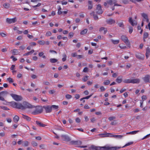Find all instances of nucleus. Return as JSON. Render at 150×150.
Returning a JSON list of instances; mask_svg holds the SVG:
<instances>
[{
    "mask_svg": "<svg viewBox=\"0 0 150 150\" xmlns=\"http://www.w3.org/2000/svg\"><path fill=\"white\" fill-rule=\"evenodd\" d=\"M121 147H110L104 146L102 147V149L103 150H117L120 149Z\"/></svg>",
    "mask_w": 150,
    "mask_h": 150,
    "instance_id": "obj_1",
    "label": "nucleus"
},
{
    "mask_svg": "<svg viewBox=\"0 0 150 150\" xmlns=\"http://www.w3.org/2000/svg\"><path fill=\"white\" fill-rule=\"evenodd\" d=\"M121 40L124 41L126 45L128 47H130V44L128 39L124 35H123L121 36Z\"/></svg>",
    "mask_w": 150,
    "mask_h": 150,
    "instance_id": "obj_2",
    "label": "nucleus"
},
{
    "mask_svg": "<svg viewBox=\"0 0 150 150\" xmlns=\"http://www.w3.org/2000/svg\"><path fill=\"white\" fill-rule=\"evenodd\" d=\"M23 104L24 106L25 109L26 108H35V106L32 105L28 102L25 101L23 102Z\"/></svg>",
    "mask_w": 150,
    "mask_h": 150,
    "instance_id": "obj_3",
    "label": "nucleus"
},
{
    "mask_svg": "<svg viewBox=\"0 0 150 150\" xmlns=\"http://www.w3.org/2000/svg\"><path fill=\"white\" fill-rule=\"evenodd\" d=\"M10 95L15 100L17 101H20L22 99V98L21 96L13 94H11Z\"/></svg>",
    "mask_w": 150,
    "mask_h": 150,
    "instance_id": "obj_4",
    "label": "nucleus"
},
{
    "mask_svg": "<svg viewBox=\"0 0 150 150\" xmlns=\"http://www.w3.org/2000/svg\"><path fill=\"white\" fill-rule=\"evenodd\" d=\"M8 94V92L6 91H3L0 92V100L2 101H4L5 99L4 97L5 95Z\"/></svg>",
    "mask_w": 150,
    "mask_h": 150,
    "instance_id": "obj_5",
    "label": "nucleus"
},
{
    "mask_svg": "<svg viewBox=\"0 0 150 150\" xmlns=\"http://www.w3.org/2000/svg\"><path fill=\"white\" fill-rule=\"evenodd\" d=\"M70 144L71 145H80L81 144L82 142L80 140H73L70 142Z\"/></svg>",
    "mask_w": 150,
    "mask_h": 150,
    "instance_id": "obj_6",
    "label": "nucleus"
},
{
    "mask_svg": "<svg viewBox=\"0 0 150 150\" xmlns=\"http://www.w3.org/2000/svg\"><path fill=\"white\" fill-rule=\"evenodd\" d=\"M16 21V18H15L12 19H10L9 18H7L6 20V22L9 24H11L12 23H14Z\"/></svg>",
    "mask_w": 150,
    "mask_h": 150,
    "instance_id": "obj_7",
    "label": "nucleus"
},
{
    "mask_svg": "<svg viewBox=\"0 0 150 150\" xmlns=\"http://www.w3.org/2000/svg\"><path fill=\"white\" fill-rule=\"evenodd\" d=\"M97 10H98L97 13L100 15L102 13L103 11L101 8V6L100 4H98L97 6Z\"/></svg>",
    "mask_w": 150,
    "mask_h": 150,
    "instance_id": "obj_8",
    "label": "nucleus"
},
{
    "mask_svg": "<svg viewBox=\"0 0 150 150\" xmlns=\"http://www.w3.org/2000/svg\"><path fill=\"white\" fill-rule=\"evenodd\" d=\"M106 22L108 24L112 25V24L115 23V20L112 19L110 18L106 20Z\"/></svg>",
    "mask_w": 150,
    "mask_h": 150,
    "instance_id": "obj_9",
    "label": "nucleus"
},
{
    "mask_svg": "<svg viewBox=\"0 0 150 150\" xmlns=\"http://www.w3.org/2000/svg\"><path fill=\"white\" fill-rule=\"evenodd\" d=\"M16 108L18 109H21L22 110H25L24 106L22 105L21 103H17Z\"/></svg>",
    "mask_w": 150,
    "mask_h": 150,
    "instance_id": "obj_10",
    "label": "nucleus"
},
{
    "mask_svg": "<svg viewBox=\"0 0 150 150\" xmlns=\"http://www.w3.org/2000/svg\"><path fill=\"white\" fill-rule=\"evenodd\" d=\"M44 108L46 113L50 112L52 111V109L51 106L48 105L46 107H44Z\"/></svg>",
    "mask_w": 150,
    "mask_h": 150,
    "instance_id": "obj_11",
    "label": "nucleus"
},
{
    "mask_svg": "<svg viewBox=\"0 0 150 150\" xmlns=\"http://www.w3.org/2000/svg\"><path fill=\"white\" fill-rule=\"evenodd\" d=\"M150 76L149 75H146L144 77L142 78L144 81L146 83L149 82Z\"/></svg>",
    "mask_w": 150,
    "mask_h": 150,
    "instance_id": "obj_12",
    "label": "nucleus"
},
{
    "mask_svg": "<svg viewBox=\"0 0 150 150\" xmlns=\"http://www.w3.org/2000/svg\"><path fill=\"white\" fill-rule=\"evenodd\" d=\"M61 137L63 140L65 141L68 142L71 140L70 138L67 135H62V136Z\"/></svg>",
    "mask_w": 150,
    "mask_h": 150,
    "instance_id": "obj_13",
    "label": "nucleus"
},
{
    "mask_svg": "<svg viewBox=\"0 0 150 150\" xmlns=\"http://www.w3.org/2000/svg\"><path fill=\"white\" fill-rule=\"evenodd\" d=\"M131 83H138L140 82V80L139 79H131Z\"/></svg>",
    "mask_w": 150,
    "mask_h": 150,
    "instance_id": "obj_14",
    "label": "nucleus"
},
{
    "mask_svg": "<svg viewBox=\"0 0 150 150\" xmlns=\"http://www.w3.org/2000/svg\"><path fill=\"white\" fill-rule=\"evenodd\" d=\"M150 54V48L148 47L146 50V58H148Z\"/></svg>",
    "mask_w": 150,
    "mask_h": 150,
    "instance_id": "obj_15",
    "label": "nucleus"
},
{
    "mask_svg": "<svg viewBox=\"0 0 150 150\" xmlns=\"http://www.w3.org/2000/svg\"><path fill=\"white\" fill-rule=\"evenodd\" d=\"M122 76H118L116 80V81L118 83H121L122 81Z\"/></svg>",
    "mask_w": 150,
    "mask_h": 150,
    "instance_id": "obj_16",
    "label": "nucleus"
},
{
    "mask_svg": "<svg viewBox=\"0 0 150 150\" xmlns=\"http://www.w3.org/2000/svg\"><path fill=\"white\" fill-rule=\"evenodd\" d=\"M9 104L13 107L16 108V105H17V103L15 102L14 101H12L10 102Z\"/></svg>",
    "mask_w": 150,
    "mask_h": 150,
    "instance_id": "obj_17",
    "label": "nucleus"
},
{
    "mask_svg": "<svg viewBox=\"0 0 150 150\" xmlns=\"http://www.w3.org/2000/svg\"><path fill=\"white\" fill-rule=\"evenodd\" d=\"M129 21L132 26H134L135 25H137V23L136 22L134 23L133 22L132 18H129Z\"/></svg>",
    "mask_w": 150,
    "mask_h": 150,
    "instance_id": "obj_18",
    "label": "nucleus"
},
{
    "mask_svg": "<svg viewBox=\"0 0 150 150\" xmlns=\"http://www.w3.org/2000/svg\"><path fill=\"white\" fill-rule=\"evenodd\" d=\"M19 119V117L17 115H16L13 118V121L15 123H17Z\"/></svg>",
    "mask_w": 150,
    "mask_h": 150,
    "instance_id": "obj_19",
    "label": "nucleus"
},
{
    "mask_svg": "<svg viewBox=\"0 0 150 150\" xmlns=\"http://www.w3.org/2000/svg\"><path fill=\"white\" fill-rule=\"evenodd\" d=\"M22 115H23V118L24 119H25L26 120H27L28 121H29L31 120V118L26 115H25L23 114H22Z\"/></svg>",
    "mask_w": 150,
    "mask_h": 150,
    "instance_id": "obj_20",
    "label": "nucleus"
},
{
    "mask_svg": "<svg viewBox=\"0 0 150 150\" xmlns=\"http://www.w3.org/2000/svg\"><path fill=\"white\" fill-rule=\"evenodd\" d=\"M116 2V0L112 1V0H109L107 1V3L111 5L115 3Z\"/></svg>",
    "mask_w": 150,
    "mask_h": 150,
    "instance_id": "obj_21",
    "label": "nucleus"
},
{
    "mask_svg": "<svg viewBox=\"0 0 150 150\" xmlns=\"http://www.w3.org/2000/svg\"><path fill=\"white\" fill-rule=\"evenodd\" d=\"M36 110L39 113H42V109L41 107H38L36 109Z\"/></svg>",
    "mask_w": 150,
    "mask_h": 150,
    "instance_id": "obj_22",
    "label": "nucleus"
},
{
    "mask_svg": "<svg viewBox=\"0 0 150 150\" xmlns=\"http://www.w3.org/2000/svg\"><path fill=\"white\" fill-rule=\"evenodd\" d=\"M36 123L40 127H45L46 126V125L42 123L41 122L38 121H36Z\"/></svg>",
    "mask_w": 150,
    "mask_h": 150,
    "instance_id": "obj_23",
    "label": "nucleus"
},
{
    "mask_svg": "<svg viewBox=\"0 0 150 150\" xmlns=\"http://www.w3.org/2000/svg\"><path fill=\"white\" fill-rule=\"evenodd\" d=\"M111 135V134L110 133H104L103 134H99V135L102 137H108V135Z\"/></svg>",
    "mask_w": 150,
    "mask_h": 150,
    "instance_id": "obj_24",
    "label": "nucleus"
},
{
    "mask_svg": "<svg viewBox=\"0 0 150 150\" xmlns=\"http://www.w3.org/2000/svg\"><path fill=\"white\" fill-rule=\"evenodd\" d=\"M136 57L137 58L140 59H143V57L141 55V54L139 53L136 54Z\"/></svg>",
    "mask_w": 150,
    "mask_h": 150,
    "instance_id": "obj_25",
    "label": "nucleus"
},
{
    "mask_svg": "<svg viewBox=\"0 0 150 150\" xmlns=\"http://www.w3.org/2000/svg\"><path fill=\"white\" fill-rule=\"evenodd\" d=\"M131 79H126L123 80V82L125 83H131Z\"/></svg>",
    "mask_w": 150,
    "mask_h": 150,
    "instance_id": "obj_26",
    "label": "nucleus"
},
{
    "mask_svg": "<svg viewBox=\"0 0 150 150\" xmlns=\"http://www.w3.org/2000/svg\"><path fill=\"white\" fill-rule=\"evenodd\" d=\"M3 6L5 8H8L10 7V5L9 4L5 3V4H3Z\"/></svg>",
    "mask_w": 150,
    "mask_h": 150,
    "instance_id": "obj_27",
    "label": "nucleus"
},
{
    "mask_svg": "<svg viewBox=\"0 0 150 150\" xmlns=\"http://www.w3.org/2000/svg\"><path fill=\"white\" fill-rule=\"evenodd\" d=\"M112 136L113 137L119 139H121L123 137V135H112Z\"/></svg>",
    "mask_w": 150,
    "mask_h": 150,
    "instance_id": "obj_28",
    "label": "nucleus"
},
{
    "mask_svg": "<svg viewBox=\"0 0 150 150\" xmlns=\"http://www.w3.org/2000/svg\"><path fill=\"white\" fill-rule=\"evenodd\" d=\"M18 52V50L16 49H14L12 52V54L13 55H15L17 54V53Z\"/></svg>",
    "mask_w": 150,
    "mask_h": 150,
    "instance_id": "obj_29",
    "label": "nucleus"
},
{
    "mask_svg": "<svg viewBox=\"0 0 150 150\" xmlns=\"http://www.w3.org/2000/svg\"><path fill=\"white\" fill-rule=\"evenodd\" d=\"M50 61L51 63H54L57 62V60L56 59L53 58L50 59Z\"/></svg>",
    "mask_w": 150,
    "mask_h": 150,
    "instance_id": "obj_30",
    "label": "nucleus"
},
{
    "mask_svg": "<svg viewBox=\"0 0 150 150\" xmlns=\"http://www.w3.org/2000/svg\"><path fill=\"white\" fill-rule=\"evenodd\" d=\"M88 31L87 29H85L84 30L81 31L80 33L81 35H84Z\"/></svg>",
    "mask_w": 150,
    "mask_h": 150,
    "instance_id": "obj_31",
    "label": "nucleus"
},
{
    "mask_svg": "<svg viewBox=\"0 0 150 150\" xmlns=\"http://www.w3.org/2000/svg\"><path fill=\"white\" fill-rule=\"evenodd\" d=\"M38 43L41 45H43L45 44V41L44 40H40L38 41Z\"/></svg>",
    "mask_w": 150,
    "mask_h": 150,
    "instance_id": "obj_32",
    "label": "nucleus"
},
{
    "mask_svg": "<svg viewBox=\"0 0 150 150\" xmlns=\"http://www.w3.org/2000/svg\"><path fill=\"white\" fill-rule=\"evenodd\" d=\"M110 83V81L109 80H107L103 82V84L105 85H108Z\"/></svg>",
    "mask_w": 150,
    "mask_h": 150,
    "instance_id": "obj_33",
    "label": "nucleus"
},
{
    "mask_svg": "<svg viewBox=\"0 0 150 150\" xmlns=\"http://www.w3.org/2000/svg\"><path fill=\"white\" fill-rule=\"evenodd\" d=\"M139 131L137 130V131H132L131 132H130L129 133H126L127 134H135L136 133H137V132H139Z\"/></svg>",
    "mask_w": 150,
    "mask_h": 150,
    "instance_id": "obj_34",
    "label": "nucleus"
},
{
    "mask_svg": "<svg viewBox=\"0 0 150 150\" xmlns=\"http://www.w3.org/2000/svg\"><path fill=\"white\" fill-rule=\"evenodd\" d=\"M29 144V142L27 141H25L23 142V146H28Z\"/></svg>",
    "mask_w": 150,
    "mask_h": 150,
    "instance_id": "obj_35",
    "label": "nucleus"
},
{
    "mask_svg": "<svg viewBox=\"0 0 150 150\" xmlns=\"http://www.w3.org/2000/svg\"><path fill=\"white\" fill-rule=\"evenodd\" d=\"M141 15L142 17H143L145 19H146L148 18L147 14L145 13H142Z\"/></svg>",
    "mask_w": 150,
    "mask_h": 150,
    "instance_id": "obj_36",
    "label": "nucleus"
},
{
    "mask_svg": "<svg viewBox=\"0 0 150 150\" xmlns=\"http://www.w3.org/2000/svg\"><path fill=\"white\" fill-rule=\"evenodd\" d=\"M111 41L114 44H117L119 42V40H111Z\"/></svg>",
    "mask_w": 150,
    "mask_h": 150,
    "instance_id": "obj_37",
    "label": "nucleus"
},
{
    "mask_svg": "<svg viewBox=\"0 0 150 150\" xmlns=\"http://www.w3.org/2000/svg\"><path fill=\"white\" fill-rule=\"evenodd\" d=\"M7 80L8 81V82L10 83H13L14 82V81L13 79L10 77L7 79Z\"/></svg>",
    "mask_w": 150,
    "mask_h": 150,
    "instance_id": "obj_38",
    "label": "nucleus"
},
{
    "mask_svg": "<svg viewBox=\"0 0 150 150\" xmlns=\"http://www.w3.org/2000/svg\"><path fill=\"white\" fill-rule=\"evenodd\" d=\"M149 36V34L147 33H144L143 36V38H148Z\"/></svg>",
    "mask_w": 150,
    "mask_h": 150,
    "instance_id": "obj_39",
    "label": "nucleus"
},
{
    "mask_svg": "<svg viewBox=\"0 0 150 150\" xmlns=\"http://www.w3.org/2000/svg\"><path fill=\"white\" fill-rule=\"evenodd\" d=\"M96 147L97 146H96L94 145H92L90 147H89L88 148L90 149H94V150H96Z\"/></svg>",
    "mask_w": 150,
    "mask_h": 150,
    "instance_id": "obj_40",
    "label": "nucleus"
},
{
    "mask_svg": "<svg viewBox=\"0 0 150 150\" xmlns=\"http://www.w3.org/2000/svg\"><path fill=\"white\" fill-rule=\"evenodd\" d=\"M31 144L33 146H37L38 145L37 143L34 141H32L31 142Z\"/></svg>",
    "mask_w": 150,
    "mask_h": 150,
    "instance_id": "obj_41",
    "label": "nucleus"
},
{
    "mask_svg": "<svg viewBox=\"0 0 150 150\" xmlns=\"http://www.w3.org/2000/svg\"><path fill=\"white\" fill-rule=\"evenodd\" d=\"M118 25L120 27L123 28L124 26V25L123 22H121L118 23Z\"/></svg>",
    "mask_w": 150,
    "mask_h": 150,
    "instance_id": "obj_42",
    "label": "nucleus"
},
{
    "mask_svg": "<svg viewBox=\"0 0 150 150\" xmlns=\"http://www.w3.org/2000/svg\"><path fill=\"white\" fill-rule=\"evenodd\" d=\"M65 97L67 99H70L72 98V96L70 95L67 94L66 95Z\"/></svg>",
    "mask_w": 150,
    "mask_h": 150,
    "instance_id": "obj_43",
    "label": "nucleus"
},
{
    "mask_svg": "<svg viewBox=\"0 0 150 150\" xmlns=\"http://www.w3.org/2000/svg\"><path fill=\"white\" fill-rule=\"evenodd\" d=\"M52 109V108L54 109H57L59 108V106L58 105H52L51 106Z\"/></svg>",
    "mask_w": 150,
    "mask_h": 150,
    "instance_id": "obj_44",
    "label": "nucleus"
},
{
    "mask_svg": "<svg viewBox=\"0 0 150 150\" xmlns=\"http://www.w3.org/2000/svg\"><path fill=\"white\" fill-rule=\"evenodd\" d=\"M43 84L46 85H50V83L47 81H45L43 82Z\"/></svg>",
    "mask_w": 150,
    "mask_h": 150,
    "instance_id": "obj_45",
    "label": "nucleus"
},
{
    "mask_svg": "<svg viewBox=\"0 0 150 150\" xmlns=\"http://www.w3.org/2000/svg\"><path fill=\"white\" fill-rule=\"evenodd\" d=\"M133 144V142H129L128 143L126 144L124 146H123L122 147H125V146L130 145L132 144Z\"/></svg>",
    "mask_w": 150,
    "mask_h": 150,
    "instance_id": "obj_46",
    "label": "nucleus"
},
{
    "mask_svg": "<svg viewBox=\"0 0 150 150\" xmlns=\"http://www.w3.org/2000/svg\"><path fill=\"white\" fill-rule=\"evenodd\" d=\"M40 148L41 149H45V145L44 144H41L39 146Z\"/></svg>",
    "mask_w": 150,
    "mask_h": 150,
    "instance_id": "obj_47",
    "label": "nucleus"
},
{
    "mask_svg": "<svg viewBox=\"0 0 150 150\" xmlns=\"http://www.w3.org/2000/svg\"><path fill=\"white\" fill-rule=\"evenodd\" d=\"M1 108L5 110H8L9 109L5 106H0Z\"/></svg>",
    "mask_w": 150,
    "mask_h": 150,
    "instance_id": "obj_48",
    "label": "nucleus"
},
{
    "mask_svg": "<svg viewBox=\"0 0 150 150\" xmlns=\"http://www.w3.org/2000/svg\"><path fill=\"white\" fill-rule=\"evenodd\" d=\"M88 76H86L85 77H84V78L83 79V81L85 82L87 81L88 80Z\"/></svg>",
    "mask_w": 150,
    "mask_h": 150,
    "instance_id": "obj_49",
    "label": "nucleus"
},
{
    "mask_svg": "<svg viewBox=\"0 0 150 150\" xmlns=\"http://www.w3.org/2000/svg\"><path fill=\"white\" fill-rule=\"evenodd\" d=\"M51 35L52 33L50 31H47L46 34V35L47 36H50Z\"/></svg>",
    "mask_w": 150,
    "mask_h": 150,
    "instance_id": "obj_50",
    "label": "nucleus"
},
{
    "mask_svg": "<svg viewBox=\"0 0 150 150\" xmlns=\"http://www.w3.org/2000/svg\"><path fill=\"white\" fill-rule=\"evenodd\" d=\"M129 33H132V32L133 31V30L132 27L131 26H130L129 27Z\"/></svg>",
    "mask_w": 150,
    "mask_h": 150,
    "instance_id": "obj_51",
    "label": "nucleus"
},
{
    "mask_svg": "<svg viewBox=\"0 0 150 150\" xmlns=\"http://www.w3.org/2000/svg\"><path fill=\"white\" fill-rule=\"evenodd\" d=\"M32 113L34 115H36V114H39V113L37 111V110H36V109L33 112H32Z\"/></svg>",
    "mask_w": 150,
    "mask_h": 150,
    "instance_id": "obj_52",
    "label": "nucleus"
},
{
    "mask_svg": "<svg viewBox=\"0 0 150 150\" xmlns=\"http://www.w3.org/2000/svg\"><path fill=\"white\" fill-rule=\"evenodd\" d=\"M115 119V117L112 116L108 118V119L110 121H111L112 120H114Z\"/></svg>",
    "mask_w": 150,
    "mask_h": 150,
    "instance_id": "obj_53",
    "label": "nucleus"
},
{
    "mask_svg": "<svg viewBox=\"0 0 150 150\" xmlns=\"http://www.w3.org/2000/svg\"><path fill=\"white\" fill-rule=\"evenodd\" d=\"M93 16L94 19L95 20H98V16L97 15H95V14L93 15Z\"/></svg>",
    "mask_w": 150,
    "mask_h": 150,
    "instance_id": "obj_54",
    "label": "nucleus"
},
{
    "mask_svg": "<svg viewBox=\"0 0 150 150\" xmlns=\"http://www.w3.org/2000/svg\"><path fill=\"white\" fill-rule=\"evenodd\" d=\"M92 95H93V94H91V95H90L89 96H87L86 97H83V98H84V99H89L92 96Z\"/></svg>",
    "mask_w": 150,
    "mask_h": 150,
    "instance_id": "obj_55",
    "label": "nucleus"
},
{
    "mask_svg": "<svg viewBox=\"0 0 150 150\" xmlns=\"http://www.w3.org/2000/svg\"><path fill=\"white\" fill-rule=\"evenodd\" d=\"M71 55L73 57H77V55L76 53L74 52L71 54Z\"/></svg>",
    "mask_w": 150,
    "mask_h": 150,
    "instance_id": "obj_56",
    "label": "nucleus"
},
{
    "mask_svg": "<svg viewBox=\"0 0 150 150\" xmlns=\"http://www.w3.org/2000/svg\"><path fill=\"white\" fill-rule=\"evenodd\" d=\"M55 91H54V90H50L49 91V93L51 94H53L54 93H55Z\"/></svg>",
    "mask_w": 150,
    "mask_h": 150,
    "instance_id": "obj_57",
    "label": "nucleus"
},
{
    "mask_svg": "<svg viewBox=\"0 0 150 150\" xmlns=\"http://www.w3.org/2000/svg\"><path fill=\"white\" fill-rule=\"evenodd\" d=\"M120 47L122 49H125L126 48V47L125 46H121L120 44L119 45Z\"/></svg>",
    "mask_w": 150,
    "mask_h": 150,
    "instance_id": "obj_58",
    "label": "nucleus"
},
{
    "mask_svg": "<svg viewBox=\"0 0 150 150\" xmlns=\"http://www.w3.org/2000/svg\"><path fill=\"white\" fill-rule=\"evenodd\" d=\"M76 121L77 123H79L81 122V120L79 118L77 117L76 119Z\"/></svg>",
    "mask_w": 150,
    "mask_h": 150,
    "instance_id": "obj_59",
    "label": "nucleus"
},
{
    "mask_svg": "<svg viewBox=\"0 0 150 150\" xmlns=\"http://www.w3.org/2000/svg\"><path fill=\"white\" fill-rule=\"evenodd\" d=\"M83 57V56L81 55H77V59H81Z\"/></svg>",
    "mask_w": 150,
    "mask_h": 150,
    "instance_id": "obj_60",
    "label": "nucleus"
},
{
    "mask_svg": "<svg viewBox=\"0 0 150 150\" xmlns=\"http://www.w3.org/2000/svg\"><path fill=\"white\" fill-rule=\"evenodd\" d=\"M100 89L101 91H103L105 90V89L103 86H101L100 87Z\"/></svg>",
    "mask_w": 150,
    "mask_h": 150,
    "instance_id": "obj_61",
    "label": "nucleus"
},
{
    "mask_svg": "<svg viewBox=\"0 0 150 150\" xmlns=\"http://www.w3.org/2000/svg\"><path fill=\"white\" fill-rule=\"evenodd\" d=\"M30 44V46H35L36 45L35 42H31Z\"/></svg>",
    "mask_w": 150,
    "mask_h": 150,
    "instance_id": "obj_62",
    "label": "nucleus"
},
{
    "mask_svg": "<svg viewBox=\"0 0 150 150\" xmlns=\"http://www.w3.org/2000/svg\"><path fill=\"white\" fill-rule=\"evenodd\" d=\"M75 98L76 99H78L80 98V96L78 94H76L75 95Z\"/></svg>",
    "mask_w": 150,
    "mask_h": 150,
    "instance_id": "obj_63",
    "label": "nucleus"
},
{
    "mask_svg": "<svg viewBox=\"0 0 150 150\" xmlns=\"http://www.w3.org/2000/svg\"><path fill=\"white\" fill-rule=\"evenodd\" d=\"M102 150V147L97 146L96 150Z\"/></svg>",
    "mask_w": 150,
    "mask_h": 150,
    "instance_id": "obj_64",
    "label": "nucleus"
}]
</instances>
